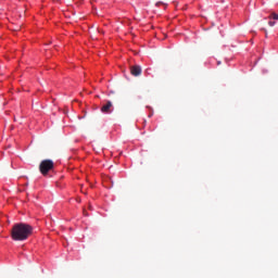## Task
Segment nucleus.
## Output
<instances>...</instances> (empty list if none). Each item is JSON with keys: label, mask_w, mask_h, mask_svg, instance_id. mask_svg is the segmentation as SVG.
Here are the masks:
<instances>
[{"label": "nucleus", "mask_w": 278, "mask_h": 278, "mask_svg": "<svg viewBox=\"0 0 278 278\" xmlns=\"http://www.w3.org/2000/svg\"><path fill=\"white\" fill-rule=\"evenodd\" d=\"M33 232L34 228L30 225L26 223H17L13 225L10 236L13 241L23 242L29 239Z\"/></svg>", "instance_id": "nucleus-1"}, {"label": "nucleus", "mask_w": 278, "mask_h": 278, "mask_svg": "<svg viewBox=\"0 0 278 278\" xmlns=\"http://www.w3.org/2000/svg\"><path fill=\"white\" fill-rule=\"evenodd\" d=\"M53 169V162L51 160H43L40 162L39 170L40 174L47 176L49 170Z\"/></svg>", "instance_id": "nucleus-2"}, {"label": "nucleus", "mask_w": 278, "mask_h": 278, "mask_svg": "<svg viewBox=\"0 0 278 278\" xmlns=\"http://www.w3.org/2000/svg\"><path fill=\"white\" fill-rule=\"evenodd\" d=\"M101 112L103 114H111V112H112V102L111 101H106V103L102 105Z\"/></svg>", "instance_id": "nucleus-3"}, {"label": "nucleus", "mask_w": 278, "mask_h": 278, "mask_svg": "<svg viewBox=\"0 0 278 278\" xmlns=\"http://www.w3.org/2000/svg\"><path fill=\"white\" fill-rule=\"evenodd\" d=\"M141 73H142V71H141V67H140V66L135 65V66L130 67V74H131L134 77L140 76Z\"/></svg>", "instance_id": "nucleus-4"}, {"label": "nucleus", "mask_w": 278, "mask_h": 278, "mask_svg": "<svg viewBox=\"0 0 278 278\" xmlns=\"http://www.w3.org/2000/svg\"><path fill=\"white\" fill-rule=\"evenodd\" d=\"M268 20L278 21V13H271V14L268 16Z\"/></svg>", "instance_id": "nucleus-5"}, {"label": "nucleus", "mask_w": 278, "mask_h": 278, "mask_svg": "<svg viewBox=\"0 0 278 278\" xmlns=\"http://www.w3.org/2000/svg\"><path fill=\"white\" fill-rule=\"evenodd\" d=\"M275 25H276V22H275V21L268 22V26L274 27Z\"/></svg>", "instance_id": "nucleus-6"}, {"label": "nucleus", "mask_w": 278, "mask_h": 278, "mask_svg": "<svg viewBox=\"0 0 278 278\" xmlns=\"http://www.w3.org/2000/svg\"><path fill=\"white\" fill-rule=\"evenodd\" d=\"M161 4H163V2H156V7H160Z\"/></svg>", "instance_id": "nucleus-7"}, {"label": "nucleus", "mask_w": 278, "mask_h": 278, "mask_svg": "<svg viewBox=\"0 0 278 278\" xmlns=\"http://www.w3.org/2000/svg\"><path fill=\"white\" fill-rule=\"evenodd\" d=\"M262 30H263L264 33H266V37H267V30H266L265 28H262Z\"/></svg>", "instance_id": "nucleus-8"}]
</instances>
